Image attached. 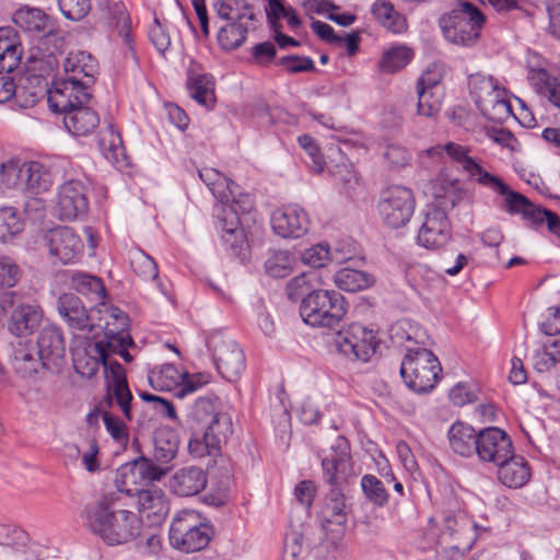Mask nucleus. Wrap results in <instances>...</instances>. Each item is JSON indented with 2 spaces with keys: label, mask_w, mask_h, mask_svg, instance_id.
Segmentation results:
<instances>
[{
  "label": "nucleus",
  "mask_w": 560,
  "mask_h": 560,
  "mask_svg": "<svg viewBox=\"0 0 560 560\" xmlns=\"http://www.w3.org/2000/svg\"><path fill=\"white\" fill-rule=\"evenodd\" d=\"M219 398H198L187 415L186 424L190 431L188 450L195 457L212 455L221 450V444L232 435L231 417L218 410Z\"/></svg>",
  "instance_id": "nucleus-3"
},
{
  "label": "nucleus",
  "mask_w": 560,
  "mask_h": 560,
  "mask_svg": "<svg viewBox=\"0 0 560 560\" xmlns=\"http://www.w3.org/2000/svg\"><path fill=\"white\" fill-rule=\"evenodd\" d=\"M44 240L49 254L63 265L77 261L83 254V242L71 228H54L47 231Z\"/></svg>",
  "instance_id": "nucleus-19"
},
{
  "label": "nucleus",
  "mask_w": 560,
  "mask_h": 560,
  "mask_svg": "<svg viewBox=\"0 0 560 560\" xmlns=\"http://www.w3.org/2000/svg\"><path fill=\"white\" fill-rule=\"evenodd\" d=\"M214 85L215 81L212 74L200 72L195 66L187 69L186 86L191 98L198 104L213 108L217 102Z\"/></svg>",
  "instance_id": "nucleus-28"
},
{
  "label": "nucleus",
  "mask_w": 560,
  "mask_h": 560,
  "mask_svg": "<svg viewBox=\"0 0 560 560\" xmlns=\"http://www.w3.org/2000/svg\"><path fill=\"white\" fill-rule=\"evenodd\" d=\"M131 267L143 280H156L159 277V268L155 260L143 252H139L131 259Z\"/></svg>",
  "instance_id": "nucleus-59"
},
{
  "label": "nucleus",
  "mask_w": 560,
  "mask_h": 560,
  "mask_svg": "<svg viewBox=\"0 0 560 560\" xmlns=\"http://www.w3.org/2000/svg\"><path fill=\"white\" fill-rule=\"evenodd\" d=\"M70 285L75 292L96 301L104 300L107 295L103 280L84 271H72Z\"/></svg>",
  "instance_id": "nucleus-41"
},
{
  "label": "nucleus",
  "mask_w": 560,
  "mask_h": 560,
  "mask_svg": "<svg viewBox=\"0 0 560 560\" xmlns=\"http://www.w3.org/2000/svg\"><path fill=\"white\" fill-rule=\"evenodd\" d=\"M24 222L13 207L0 208V241L8 242L14 235L21 233Z\"/></svg>",
  "instance_id": "nucleus-50"
},
{
  "label": "nucleus",
  "mask_w": 560,
  "mask_h": 560,
  "mask_svg": "<svg viewBox=\"0 0 560 560\" xmlns=\"http://www.w3.org/2000/svg\"><path fill=\"white\" fill-rule=\"evenodd\" d=\"M323 479L330 487L323 508L324 521L330 524L347 523L346 492L352 476L350 443L338 435L330 447V454L322 459Z\"/></svg>",
  "instance_id": "nucleus-4"
},
{
  "label": "nucleus",
  "mask_w": 560,
  "mask_h": 560,
  "mask_svg": "<svg viewBox=\"0 0 560 560\" xmlns=\"http://www.w3.org/2000/svg\"><path fill=\"white\" fill-rule=\"evenodd\" d=\"M470 94L474 95L475 102L478 107L481 108V104L483 102L482 95L478 93V91H486L489 95L494 94L493 98V109H498L504 112V114L509 115L512 113V105L509 100L499 98L498 85L497 81L492 78H485L481 75L470 77L469 80Z\"/></svg>",
  "instance_id": "nucleus-38"
},
{
  "label": "nucleus",
  "mask_w": 560,
  "mask_h": 560,
  "mask_svg": "<svg viewBox=\"0 0 560 560\" xmlns=\"http://www.w3.org/2000/svg\"><path fill=\"white\" fill-rule=\"evenodd\" d=\"M85 526L108 546L135 540L142 530L141 518L127 509L121 493L110 492L85 505Z\"/></svg>",
  "instance_id": "nucleus-1"
},
{
  "label": "nucleus",
  "mask_w": 560,
  "mask_h": 560,
  "mask_svg": "<svg viewBox=\"0 0 560 560\" xmlns=\"http://www.w3.org/2000/svg\"><path fill=\"white\" fill-rule=\"evenodd\" d=\"M445 153L455 162L462 165L463 170L476 179L482 186L493 187L501 179L483 170L471 156L468 155V149L455 142L445 144Z\"/></svg>",
  "instance_id": "nucleus-27"
},
{
  "label": "nucleus",
  "mask_w": 560,
  "mask_h": 560,
  "mask_svg": "<svg viewBox=\"0 0 560 560\" xmlns=\"http://www.w3.org/2000/svg\"><path fill=\"white\" fill-rule=\"evenodd\" d=\"M203 522L201 515L192 510H183L176 514L170 527V542L171 545L178 544L190 533L199 528Z\"/></svg>",
  "instance_id": "nucleus-43"
},
{
  "label": "nucleus",
  "mask_w": 560,
  "mask_h": 560,
  "mask_svg": "<svg viewBox=\"0 0 560 560\" xmlns=\"http://www.w3.org/2000/svg\"><path fill=\"white\" fill-rule=\"evenodd\" d=\"M207 347L219 373L228 381H234L245 370L244 352L232 338L217 331L207 338Z\"/></svg>",
  "instance_id": "nucleus-16"
},
{
  "label": "nucleus",
  "mask_w": 560,
  "mask_h": 560,
  "mask_svg": "<svg viewBox=\"0 0 560 560\" xmlns=\"http://www.w3.org/2000/svg\"><path fill=\"white\" fill-rule=\"evenodd\" d=\"M334 280L336 285L348 292H358L369 289L375 282L373 275L351 267H343L338 270Z\"/></svg>",
  "instance_id": "nucleus-42"
},
{
  "label": "nucleus",
  "mask_w": 560,
  "mask_h": 560,
  "mask_svg": "<svg viewBox=\"0 0 560 560\" xmlns=\"http://www.w3.org/2000/svg\"><path fill=\"white\" fill-rule=\"evenodd\" d=\"M294 258L290 252L282 249H270L265 261V271L272 278H284L292 271Z\"/></svg>",
  "instance_id": "nucleus-47"
},
{
  "label": "nucleus",
  "mask_w": 560,
  "mask_h": 560,
  "mask_svg": "<svg viewBox=\"0 0 560 560\" xmlns=\"http://www.w3.org/2000/svg\"><path fill=\"white\" fill-rule=\"evenodd\" d=\"M22 45L18 32L12 27H0V74H10L20 65Z\"/></svg>",
  "instance_id": "nucleus-31"
},
{
  "label": "nucleus",
  "mask_w": 560,
  "mask_h": 560,
  "mask_svg": "<svg viewBox=\"0 0 560 560\" xmlns=\"http://www.w3.org/2000/svg\"><path fill=\"white\" fill-rule=\"evenodd\" d=\"M30 542L28 534L15 526L0 524V548H13Z\"/></svg>",
  "instance_id": "nucleus-62"
},
{
  "label": "nucleus",
  "mask_w": 560,
  "mask_h": 560,
  "mask_svg": "<svg viewBox=\"0 0 560 560\" xmlns=\"http://www.w3.org/2000/svg\"><path fill=\"white\" fill-rule=\"evenodd\" d=\"M418 114L425 117H433L439 114L442 107L438 81H429L420 77L417 81Z\"/></svg>",
  "instance_id": "nucleus-36"
},
{
  "label": "nucleus",
  "mask_w": 560,
  "mask_h": 560,
  "mask_svg": "<svg viewBox=\"0 0 560 560\" xmlns=\"http://www.w3.org/2000/svg\"><path fill=\"white\" fill-rule=\"evenodd\" d=\"M66 78L54 82L51 91H59L63 94H79L90 92L95 82V74L98 70L96 59L86 51L70 52L63 61Z\"/></svg>",
  "instance_id": "nucleus-12"
},
{
  "label": "nucleus",
  "mask_w": 560,
  "mask_h": 560,
  "mask_svg": "<svg viewBox=\"0 0 560 560\" xmlns=\"http://www.w3.org/2000/svg\"><path fill=\"white\" fill-rule=\"evenodd\" d=\"M302 261L313 268H320L331 260L330 246L328 244H316L302 254Z\"/></svg>",
  "instance_id": "nucleus-61"
},
{
  "label": "nucleus",
  "mask_w": 560,
  "mask_h": 560,
  "mask_svg": "<svg viewBox=\"0 0 560 560\" xmlns=\"http://www.w3.org/2000/svg\"><path fill=\"white\" fill-rule=\"evenodd\" d=\"M51 186V178L46 167L36 161L24 163L22 190L31 195L47 191Z\"/></svg>",
  "instance_id": "nucleus-39"
},
{
  "label": "nucleus",
  "mask_w": 560,
  "mask_h": 560,
  "mask_svg": "<svg viewBox=\"0 0 560 560\" xmlns=\"http://www.w3.org/2000/svg\"><path fill=\"white\" fill-rule=\"evenodd\" d=\"M139 396L144 402L152 405L154 411L160 416L172 420L178 419L175 407L170 400L142 390L139 392Z\"/></svg>",
  "instance_id": "nucleus-63"
},
{
  "label": "nucleus",
  "mask_w": 560,
  "mask_h": 560,
  "mask_svg": "<svg viewBox=\"0 0 560 560\" xmlns=\"http://www.w3.org/2000/svg\"><path fill=\"white\" fill-rule=\"evenodd\" d=\"M361 489L365 499L374 506L383 508L388 503L389 493L383 481L376 476L366 474L361 478Z\"/></svg>",
  "instance_id": "nucleus-48"
},
{
  "label": "nucleus",
  "mask_w": 560,
  "mask_h": 560,
  "mask_svg": "<svg viewBox=\"0 0 560 560\" xmlns=\"http://www.w3.org/2000/svg\"><path fill=\"white\" fill-rule=\"evenodd\" d=\"M460 198V194L452 187L445 196L438 197L436 206L428 207L417 235L419 246L429 250H440L453 241L452 223L446 209L454 208Z\"/></svg>",
  "instance_id": "nucleus-8"
},
{
  "label": "nucleus",
  "mask_w": 560,
  "mask_h": 560,
  "mask_svg": "<svg viewBox=\"0 0 560 560\" xmlns=\"http://www.w3.org/2000/svg\"><path fill=\"white\" fill-rule=\"evenodd\" d=\"M277 63L284 67L290 74L317 71L314 60L307 56L287 55L281 57Z\"/></svg>",
  "instance_id": "nucleus-57"
},
{
  "label": "nucleus",
  "mask_w": 560,
  "mask_h": 560,
  "mask_svg": "<svg viewBox=\"0 0 560 560\" xmlns=\"http://www.w3.org/2000/svg\"><path fill=\"white\" fill-rule=\"evenodd\" d=\"M97 147L107 160L118 161V155L124 153L120 135L112 125L98 137Z\"/></svg>",
  "instance_id": "nucleus-53"
},
{
  "label": "nucleus",
  "mask_w": 560,
  "mask_h": 560,
  "mask_svg": "<svg viewBox=\"0 0 560 560\" xmlns=\"http://www.w3.org/2000/svg\"><path fill=\"white\" fill-rule=\"evenodd\" d=\"M358 252L357 243L351 238H342L330 247L331 260L337 264H342L351 260Z\"/></svg>",
  "instance_id": "nucleus-64"
},
{
  "label": "nucleus",
  "mask_w": 560,
  "mask_h": 560,
  "mask_svg": "<svg viewBox=\"0 0 560 560\" xmlns=\"http://www.w3.org/2000/svg\"><path fill=\"white\" fill-rule=\"evenodd\" d=\"M310 221L306 212L289 206L276 210L271 215V226L275 233L283 238H299L308 231Z\"/></svg>",
  "instance_id": "nucleus-23"
},
{
  "label": "nucleus",
  "mask_w": 560,
  "mask_h": 560,
  "mask_svg": "<svg viewBox=\"0 0 560 560\" xmlns=\"http://www.w3.org/2000/svg\"><path fill=\"white\" fill-rule=\"evenodd\" d=\"M477 456L483 463L498 465L511 459L514 446L511 436L498 427H488L478 432Z\"/></svg>",
  "instance_id": "nucleus-17"
},
{
  "label": "nucleus",
  "mask_w": 560,
  "mask_h": 560,
  "mask_svg": "<svg viewBox=\"0 0 560 560\" xmlns=\"http://www.w3.org/2000/svg\"><path fill=\"white\" fill-rule=\"evenodd\" d=\"M217 15L228 22L256 21L254 7L246 0H217L213 3Z\"/></svg>",
  "instance_id": "nucleus-40"
},
{
  "label": "nucleus",
  "mask_w": 560,
  "mask_h": 560,
  "mask_svg": "<svg viewBox=\"0 0 560 560\" xmlns=\"http://www.w3.org/2000/svg\"><path fill=\"white\" fill-rule=\"evenodd\" d=\"M530 80L536 92L546 97L550 104L560 108V81L546 69L533 70Z\"/></svg>",
  "instance_id": "nucleus-44"
},
{
  "label": "nucleus",
  "mask_w": 560,
  "mask_h": 560,
  "mask_svg": "<svg viewBox=\"0 0 560 560\" xmlns=\"http://www.w3.org/2000/svg\"><path fill=\"white\" fill-rule=\"evenodd\" d=\"M59 315L71 330L92 332L100 324L95 323L94 313L101 310H88L81 299L73 293H63L57 301Z\"/></svg>",
  "instance_id": "nucleus-20"
},
{
  "label": "nucleus",
  "mask_w": 560,
  "mask_h": 560,
  "mask_svg": "<svg viewBox=\"0 0 560 560\" xmlns=\"http://www.w3.org/2000/svg\"><path fill=\"white\" fill-rule=\"evenodd\" d=\"M412 57L411 49L405 46L394 47L384 52L380 61V68L385 72L394 73L405 68Z\"/></svg>",
  "instance_id": "nucleus-51"
},
{
  "label": "nucleus",
  "mask_w": 560,
  "mask_h": 560,
  "mask_svg": "<svg viewBox=\"0 0 560 560\" xmlns=\"http://www.w3.org/2000/svg\"><path fill=\"white\" fill-rule=\"evenodd\" d=\"M138 510L145 514L152 525H160L170 512L168 500L164 491L155 486L137 492Z\"/></svg>",
  "instance_id": "nucleus-26"
},
{
  "label": "nucleus",
  "mask_w": 560,
  "mask_h": 560,
  "mask_svg": "<svg viewBox=\"0 0 560 560\" xmlns=\"http://www.w3.org/2000/svg\"><path fill=\"white\" fill-rule=\"evenodd\" d=\"M180 373L173 364H165L159 371H151L148 381L155 390H171L178 384Z\"/></svg>",
  "instance_id": "nucleus-54"
},
{
  "label": "nucleus",
  "mask_w": 560,
  "mask_h": 560,
  "mask_svg": "<svg viewBox=\"0 0 560 560\" xmlns=\"http://www.w3.org/2000/svg\"><path fill=\"white\" fill-rule=\"evenodd\" d=\"M371 13L378 23L393 34H402L408 28L407 19L395 10L388 0H377L371 8Z\"/></svg>",
  "instance_id": "nucleus-37"
},
{
  "label": "nucleus",
  "mask_w": 560,
  "mask_h": 560,
  "mask_svg": "<svg viewBox=\"0 0 560 560\" xmlns=\"http://www.w3.org/2000/svg\"><path fill=\"white\" fill-rule=\"evenodd\" d=\"M105 385V402L108 407H113L116 404L128 421H132L136 416H139V423L147 419V411L143 410V405L133 402V396L127 382L126 370L118 361H113L110 365L106 364Z\"/></svg>",
  "instance_id": "nucleus-13"
},
{
  "label": "nucleus",
  "mask_w": 560,
  "mask_h": 560,
  "mask_svg": "<svg viewBox=\"0 0 560 560\" xmlns=\"http://www.w3.org/2000/svg\"><path fill=\"white\" fill-rule=\"evenodd\" d=\"M448 442L452 451L463 457H470L477 454V444L479 443L478 432L462 421L453 423L447 432Z\"/></svg>",
  "instance_id": "nucleus-33"
},
{
  "label": "nucleus",
  "mask_w": 560,
  "mask_h": 560,
  "mask_svg": "<svg viewBox=\"0 0 560 560\" xmlns=\"http://www.w3.org/2000/svg\"><path fill=\"white\" fill-rule=\"evenodd\" d=\"M101 305L105 307L107 314L104 332H108V330H113L114 332L116 329L119 330V334H125V331L129 332V317L124 311L117 306H106L104 303Z\"/></svg>",
  "instance_id": "nucleus-60"
},
{
  "label": "nucleus",
  "mask_w": 560,
  "mask_h": 560,
  "mask_svg": "<svg viewBox=\"0 0 560 560\" xmlns=\"http://www.w3.org/2000/svg\"><path fill=\"white\" fill-rule=\"evenodd\" d=\"M316 277L314 272H302L301 275L292 278L287 283V295L288 299L295 301H303L306 299L308 294L316 292L317 289L314 288V281Z\"/></svg>",
  "instance_id": "nucleus-49"
},
{
  "label": "nucleus",
  "mask_w": 560,
  "mask_h": 560,
  "mask_svg": "<svg viewBox=\"0 0 560 560\" xmlns=\"http://www.w3.org/2000/svg\"><path fill=\"white\" fill-rule=\"evenodd\" d=\"M218 223L222 230L221 238L225 249L234 257L245 260L249 253V240L245 230L241 226V218L237 211L221 208L218 211Z\"/></svg>",
  "instance_id": "nucleus-18"
},
{
  "label": "nucleus",
  "mask_w": 560,
  "mask_h": 560,
  "mask_svg": "<svg viewBox=\"0 0 560 560\" xmlns=\"http://www.w3.org/2000/svg\"><path fill=\"white\" fill-rule=\"evenodd\" d=\"M208 483L207 472L198 466L177 469L170 479V489L179 497H194L205 490Z\"/></svg>",
  "instance_id": "nucleus-25"
},
{
  "label": "nucleus",
  "mask_w": 560,
  "mask_h": 560,
  "mask_svg": "<svg viewBox=\"0 0 560 560\" xmlns=\"http://www.w3.org/2000/svg\"><path fill=\"white\" fill-rule=\"evenodd\" d=\"M336 350L351 361L368 362L375 354L378 340L373 330L353 323L334 336Z\"/></svg>",
  "instance_id": "nucleus-15"
},
{
  "label": "nucleus",
  "mask_w": 560,
  "mask_h": 560,
  "mask_svg": "<svg viewBox=\"0 0 560 560\" xmlns=\"http://www.w3.org/2000/svg\"><path fill=\"white\" fill-rule=\"evenodd\" d=\"M415 208L413 191L401 185H392L382 190L377 205L384 224L390 229L404 228L410 221Z\"/></svg>",
  "instance_id": "nucleus-14"
},
{
  "label": "nucleus",
  "mask_w": 560,
  "mask_h": 560,
  "mask_svg": "<svg viewBox=\"0 0 560 560\" xmlns=\"http://www.w3.org/2000/svg\"><path fill=\"white\" fill-rule=\"evenodd\" d=\"M89 200L85 186L79 180L65 183L58 192L57 211L61 220H74L86 214Z\"/></svg>",
  "instance_id": "nucleus-22"
},
{
  "label": "nucleus",
  "mask_w": 560,
  "mask_h": 560,
  "mask_svg": "<svg viewBox=\"0 0 560 560\" xmlns=\"http://www.w3.org/2000/svg\"><path fill=\"white\" fill-rule=\"evenodd\" d=\"M248 25L246 22H229L220 27L217 39L219 46L226 51L241 47L247 38Z\"/></svg>",
  "instance_id": "nucleus-45"
},
{
  "label": "nucleus",
  "mask_w": 560,
  "mask_h": 560,
  "mask_svg": "<svg viewBox=\"0 0 560 560\" xmlns=\"http://www.w3.org/2000/svg\"><path fill=\"white\" fill-rule=\"evenodd\" d=\"M94 343H100L102 348V354L104 358L108 359L110 354H118L120 349L125 346H136L130 332L125 331V334H119V330H108V332H104V338L95 341Z\"/></svg>",
  "instance_id": "nucleus-55"
},
{
  "label": "nucleus",
  "mask_w": 560,
  "mask_h": 560,
  "mask_svg": "<svg viewBox=\"0 0 560 560\" xmlns=\"http://www.w3.org/2000/svg\"><path fill=\"white\" fill-rule=\"evenodd\" d=\"M96 4L106 20L109 27H114L122 43L129 48L132 47L131 19L125 3L120 0H96Z\"/></svg>",
  "instance_id": "nucleus-24"
},
{
  "label": "nucleus",
  "mask_w": 560,
  "mask_h": 560,
  "mask_svg": "<svg viewBox=\"0 0 560 560\" xmlns=\"http://www.w3.org/2000/svg\"><path fill=\"white\" fill-rule=\"evenodd\" d=\"M14 24L24 33L40 39L37 54H32L30 62L46 63L49 70L58 66L56 52H60L63 47V37L58 28L57 21L38 8L24 5L18 9L13 14Z\"/></svg>",
  "instance_id": "nucleus-5"
},
{
  "label": "nucleus",
  "mask_w": 560,
  "mask_h": 560,
  "mask_svg": "<svg viewBox=\"0 0 560 560\" xmlns=\"http://www.w3.org/2000/svg\"><path fill=\"white\" fill-rule=\"evenodd\" d=\"M486 22L481 11L469 1H459L452 11L439 19V26L444 38L458 46H472L480 35Z\"/></svg>",
  "instance_id": "nucleus-9"
},
{
  "label": "nucleus",
  "mask_w": 560,
  "mask_h": 560,
  "mask_svg": "<svg viewBox=\"0 0 560 560\" xmlns=\"http://www.w3.org/2000/svg\"><path fill=\"white\" fill-rule=\"evenodd\" d=\"M348 311V303L337 291L317 289L300 302V315L312 327L331 328L338 325Z\"/></svg>",
  "instance_id": "nucleus-11"
},
{
  "label": "nucleus",
  "mask_w": 560,
  "mask_h": 560,
  "mask_svg": "<svg viewBox=\"0 0 560 560\" xmlns=\"http://www.w3.org/2000/svg\"><path fill=\"white\" fill-rule=\"evenodd\" d=\"M0 308L7 317L8 330L16 337L37 331L44 319V310L37 300L24 291L0 293Z\"/></svg>",
  "instance_id": "nucleus-6"
},
{
  "label": "nucleus",
  "mask_w": 560,
  "mask_h": 560,
  "mask_svg": "<svg viewBox=\"0 0 560 560\" xmlns=\"http://www.w3.org/2000/svg\"><path fill=\"white\" fill-rule=\"evenodd\" d=\"M233 184V182H231L228 177L223 175L222 178H220L219 182L210 189V191L218 201L213 209L214 215L217 218L218 211L221 210V208L223 207L237 211L233 205H230L231 198L233 197L234 194L231 187V185Z\"/></svg>",
  "instance_id": "nucleus-58"
},
{
  "label": "nucleus",
  "mask_w": 560,
  "mask_h": 560,
  "mask_svg": "<svg viewBox=\"0 0 560 560\" xmlns=\"http://www.w3.org/2000/svg\"><path fill=\"white\" fill-rule=\"evenodd\" d=\"M37 63L38 66L33 67V70H38L40 74L27 78L25 83L16 84V93L14 94V97L20 105L25 108L37 104L46 94L48 97L52 90V88H47V83L44 82L43 79V72L50 70L47 68L46 63Z\"/></svg>",
  "instance_id": "nucleus-29"
},
{
  "label": "nucleus",
  "mask_w": 560,
  "mask_h": 560,
  "mask_svg": "<svg viewBox=\"0 0 560 560\" xmlns=\"http://www.w3.org/2000/svg\"><path fill=\"white\" fill-rule=\"evenodd\" d=\"M399 372L408 388L424 394L438 384L442 366L431 350L424 347L407 348Z\"/></svg>",
  "instance_id": "nucleus-10"
},
{
  "label": "nucleus",
  "mask_w": 560,
  "mask_h": 560,
  "mask_svg": "<svg viewBox=\"0 0 560 560\" xmlns=\"http://www.w3.org/2000/svg\"><path fill=\"white\" fill-rule=\"evenodd\" d=\"M24 163L10 160L0 165V190L18 188L22 190Z\"/></svg>",
  "instance_id": "nucleus-52"
},
{
  "label": "nucleus",
  "mask_w": 560,
  "mask_h": 560,
  "mask_svg": "<svg viewBox=\"0 0 560 560\" xmlns=\"http://www.w3.org/2000/svg\"><path fill=\"white\" fill-rule=\"evenodd\" d=\"M12 364L18 374L31 378L43 371L59 374L66 365V340L60 327H43L36 341L25 340L14 347Z\"/></svg>",
  "instance_id": "nucleus-2"
},
{
  "label": "nucleus",
  "mask_w": 560,
  "mask_h": 560,
  "mask_svg": "<svg viewBox=\"0 0 560 560\" xmlns=\"http://www.w3.org/2000/svg\"><path fill=\"white\" fill-rule=\"evenodd\" d=\"M214 535V528L208 522H202L198 529L192 530L190 535L179 540L173 547L185 551L195 552L205 549Z\"/></svg>",
  "instance_id": "nucleus-46"
},
{
  "label": "nucleus",
  "mask_w": 560,
  "mask_h": 560,
  "mask_svg": "<svg viewBox=\"0 0 560 560\" xmlns=\"http://www.w3.org/2000/svg\"><path fill=\"white\" fill-rule=\"evenodd\" d=\"M501 196H504L502 208L511 214H522L523 219L528 221L532 226L541 225L548 209L533 203L526 196L512 190L502 179L493 187Z\"/></svg>",
  "instance_id": "nucleus-21"
},
{
  "label": "nucleus",
  "mask_w": 560,
  "mask_h": 560,
  "mask_svg": "<svg viewBox=\"0 0 560 560\" xmlns=\"http://www.w3.org/2000/svg\"><path fill=\"white\" fill-rule=\"evenodd\" d=\"M497 467L500 482L512 489L522 488L532 477L528 462L523 456L514 453L511 459L499 463Z\"/></svg>",
  "instance_id": "nucleus-32"
},
{
  "label": "nucleus",
  "mask_w": 560,
  "mask_h": 560,
  "mask_svg": "<svg viewBox=\"0 0 560 560\" xmlns=\"http://www.w3.org/2000/svg\"><path fill=\"white\" fill-rule=\"evenodd\" d=\"M72 361L75 372L91 380L97 374L101 365L105 370L106 364L110 365L114 360L104 358L100 343L89 342L83 350L73 352Z\"/></svg>",
  "instance_id": "nucleus-30"
},
{
  "label": "nucleus",
  "mask_w": 560,
  "mask_h": 560,
  "mask_svg": "<svg viewBox=\"0 0 560 560\" xmlns=\"http://www.w3.org/2000/svg\"><path fill=\"white\" fill-rule=\"evenodd\" d=\"M121 475L126 477L128 474L133 478V482H152L159 481L166 475L167 468L160 465L147 456H139L120 467Z\"/></svg>",
  "instance_id": "nucleus-35"
},
{
  "label": "nucleus",
  "mask_w": 560,
  "mask_h": 560,
  "mask_svg": "<svg viewBox=\"0 0 560 560\" xmlns=\"http://www.w3.org/2000/svg\"><path fill=\"white\" fill-rule=\"evenodd\" d=\"M23 275L20 266L10 257H0V293L13 291L12 288L20 281Z\"/></svg>",
  "instance_id": "nucleus-56"
},
{
  "label": "nucleus",
  "mask_w": 560,
  "mask_h": 560,
  "mask_svg": "<svg viewBox=\"0 0 560 560\" xmlns=\"http://www.w3.org/2000/svg\"><path fill=\"white\" fill-rule=\"evenodd\" d=\"M91 97L90 92L66 95L59 91H50L48 104L52 112L63 114V125L72 136L84 137L100 124L97 112L86 106Z\"/></svg>",
  "instance_id": "nucleus-7"
},
{
  "label": "nucleus",
  "mask_w": 560,
  "mask_h": 560,
  "mask_svg": "<svg viewBox=\"0 0 560 560\" xmlns=\"http://www.w3.org/2000/svg\"><path fill=\"white\" fill-rule=\"evenodd\" d=\"M154 459L160 465L170 464L178 453L179 435L170 427H161L154 432Z\"/></svg>",
  "instance_id": "nucleus-34"
}]
</instances>
